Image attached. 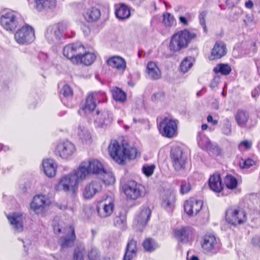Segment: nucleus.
I'll return each instance as SVG.
<instances>
[{
  "mask_svg": "<svg viewBox=\"0 0 260 260\" xmlns=\"http://www.w3.org/2000/svg\"><path fill=\"white\" fill-rule=\"evenodd\" d=\"M164 94L162 92H157L154 93L151 99L154 102H157L159 101H161L164 99Z\"/></svg>",
  "mask_w": 260,
  "mask_h": 260,
  "instance_id": "55",
  "label": "nucleus"
},
{
  "mask_svg": "<svg viewBox=\"0 0 260 260\" xmlns=\"http://www.w3.org/2000/svg\"><path fill=\"white\" fill-rule=\"evenodd\" d=\"M170 155L173 166L177 171L179 169V148L176 147L172 148Z\"/></svg>",
  "mask_w": 260,
  "mask_h": 260,
  "instance_id": "41",
  "label": "nucleus"
},
{
  "mask_svg": "<svg viewBox=\"0 0 260 260\" xmlns=\"http://www.w3.org/2000/svg\"><path fill=\"white\" fill-rule=\"evenodd\" d=\"M208 186L212 191L216 193H220L224 189V184L219 172H215L210 176Z\"/></svg>",
  "mask_w": 260,
  "mask_h": 260,
  "instance_id": "16",
  "label": "nucleus"
},
{
  "mask_svg": "<svg viewBox=\"0 0 260 260\" xmlns=\"http://www.w3.org/2000/svg\"><path fill=\"white\" fill-rule=\"evenodd\" d=\"M194 59L191 56L185 57L180 63V70L185 73L187 72L192 67Z\"/></svg>",
  "mask_w": 260,
  "mask_h": 260,
  "instance_id": "39",
  "label": "nucleus"
},
{
  "mask_svg": "<svg viewBox=\"0 0 260 260\" xmlns=\"http://www.w3.org/2000/svg\"><path fill=\"white\" fill-rule=\"evenodd\" d=\"M90 174L102 175L104 172L103 164L97 159L84 161Z\"/></svg>",
  "mask_w": 260,
  "mask_h": 260,
  "instance_id": "23",
  "label": "nucleus"
},
{
  "mask_svg": "<svg viewBox=\"0 0 260 260\" xmlns=\"http://www.w3.org/2000/svg\"><path fill=\"white\" fill-rule=\"evenodd\" d=\"M49 200L45 196H36L30 204V208L36 214H40L49 206Z\"/></svg>",
  "mask_w": 260,
  "mask_h": 260,
  "instance_id": "15",
  "label": "nucleus"
},
{
  "mask_svg": "<svg viewBox=\"0 0 260 260\" xmlns=\"http://www.w3.org/2000/svg\"><path fill=\"white\" fill-rule=\"evenodd\" d=\"M98 94L96 93H89L86 99L84 107L83 108V110L85 112H91L94 110L96 107L95 99Z\"/></svg>",
  "mask_w": 260,
  "mask_h": 260,
  "instance_id": "29",
  "label": "nucleus"
},
{
  "mask_svg": "<svg viewBox=\"0 0 260 260\" xmlns=\"http://www.w3.org/2000/svg\"><path fill=\"white\" fill-rule=\"evenodd\" d=\"M102 183L100 180H93L87 183L83 190L82 195L84 198L90 199L96 193L102 191Z\"/></svg>",
  "mask_w": 260,
  "mask_h": 260,
  "instance_id": "11",
  "label": "nucleus"
},
{
  "mask_svg": "<svg viewBox=\"0 0 260 260\" xmlns=\"http://www.w3.org/2000/svg\"><path fill=\"white\" fill-rule=\"evenodd\" d=\"M169 47L170 50L172 51H177L179 50L178 32H176L172 36Z\"/></svg>",
  "mask_w": 260,
  "mask_h": 260,
  "instance_id": "47",
  "label": "nucleus"
},
{
  "mask_svg": "<svg viewBox=\"0 0 260 260\" xmlns=\"http://www.w3.org/2000/svg\"><path fill=\"white\" fill-rule=\"evenodd\" d=\"M112 96L116 101L120 102H124L126 100V93L121 89L115 87L112 90Z\"/></svg>",
  "mask_w": 260,
  "mask_h": 260,
  "instance_id": "40",
  "label": "nucleus"
},
{
  "mask_svg": "<svg viewBox=\"0 0 260 260\" xmlns=\"http://www.w3.org/2000/svg\"><path fill=\"white\" fill-rule=\"evenodd\" d=\"M124 217L117 216L114 220V223L116 225H120L124 222Z\"/></svg>",
  "mask_w": 260,
  "mask_h": 260,
  "instance_id": "59",
  "label": "nucleus"
},
{
  "mask_svg": "<svg viewBox=\"0 0 260 260\" xmlns=\"http://www.w3.org/2000/svg\"><path fill=\"white\" fill-rule=\"evenodd\" d=\"M197 34L193 30L187 29L180 31V49L186 48L190 42L196 38Z\"/></svg>",
  "mask_w": 260,
  "mask_h": 260,
  "instance_id": "19",
  "label": "nucleus"
},
{
  "mask_svg": "<svg viewBox=\"0 0 260 260\" xmlns=\"http://www.w3.org/2000/svg\"><path fill=\"white\" fill-rule=\"evenodd\" d=\"M0 23L7 31L14 30L18 25V21L15 13L10 11L2 14L0 16Z\"/></svg>",
  "mask_w": 260,
  "mask_h": 260,
  "instance_id": "8",
  "label": "nucleus"
},
{
  "mask_svg": "<svg viewBox=\"0 0 260 260\" xmlns=\"http://www.w3.org/2000/svg\"><path fill=\"white\" fill-rule=\"evenodd\" d=\"M175 200L174 194L170 191H166L165 192L164 196L162 197V202L161 205L164 208L169 207Z\"/></svg>",
  "mask_w": 260,
  "mask_h": 260,
  "instance_id": "42",
  "label": "nucleus"
},
{
  "mask_svg": "<svg viewBox=\"0 0 260 260\" xmlns=\"http://www.w3.org/2000/svg\"><path fill=\"white\" fill-rule=\"evenodd\" d=\"M61 92L64 96H71L73 94V91L68 85H64L61 90Z\"/></svg>",
  "mask_w": 260,
  "mask_h": 260,
  "instance_id": "53",
  "label": "nucleus"
},
{
  "mask_svg": "<svg viewBox=\"0 0 260 260\" xmlns=\"http://www.w3.org/2000/svg\"><path fill=\"white\" fill-rule=\"evenodd\" d=\"M186 162V159L184 158L182 155L180 156V168H184Z\"/></svg>",
  "mask_w": 260,
  "mask_h": 260,
  "instance_id": "60",
  "label": "nucleus"
},
{
  "mask_svg": "<svg viewBox=\"0 0 260 260\" xmlns=\"http://www.w3.org/2000/svg\"><path fill=\"white\" fill-rule=\"evenodd\" d=\"M177 124L175 121L165 117L159 123L158 129L162 136L171 138L177 135Z\"/></svg>",
  "mask_w": 260,
  "mask_h": 260,
  "instance_id": "7",
  "label": "nucleus"
},
{
  "mask_svg": "<svg viewBox=\"0 0 260 260\" xmlns=\"http://www.w3.org/2000/svg\"><path fill=\"white\" fill-rule=\"evenodd\" d=\"M101 175L102 176L103 181L106 184L111 185L114 183L115 179L112 173L107 172L104 169V172Z\"/></svg>",
  "mask_w": 260,
  "mask_h": 260,
  "instance_id": "46",
  "label": "nucleus"
},
{
  "mask_svg": "<svg viewBox=\"0 0 260 260\" xmlns=\"http://www.w3.org/2000/svg\"><path fill=\"white\" fill-rule=\"evenodd\" d=\"M143 186L133 180H128L122 186V190L127 199L136 200L142 196Z\"/></svg>",
  "mask_w": 260,
  "mask_h": 260,
  "instance_id": "4",
  "label": "nucleus"
},
{
  "mask_svg": "<svg viewBox=\"0 0 260 260\" xmlns=\"http://www.w3.org/2000/svg\"><path fill=\"white\" fill-rule=\"evenodd\" d=\"M7 218L14 229L17 232L23 230L22 215L20 213H13L7 215Z\"/></svg>",
  "mask_w": 260,
  "mask_h": 260,
  "instance_id": "22",
  "label": "nucleus"
},
{
  "mask_svg": "<svg viewBox=\"0 0 260 260\" xmlns=\"http://www.w3.org/2000/svg\"><path fill=\"white\" fill-rule=\"evenodd\" d=\"M154 167L153 166L143 167V173L147 176H151L154 171Z\"/></svg>",
  "mask_w": 260,
  "mask_h": 260,
  "instance_id": "54",
  "label": "nucleus"
},
{
  "mask_svg": "<svg viewBox=\"0 0 260 260\" xmlns=\"http://www.w3.org/2000/svg\"><path fill=\"white\" fill-rule=\"evenodd\" d=\"M226 53V44L221 41H218L215 42L208 58L210 60H217L224 56Z\"/></svg>",
  "mask_w": 260,
  "mask_h": 260,
  "instance_id": "14",
  "label": "nucleus"
},
{
  "mask_svg": "<svg viewBox=\"0 0 260 260\" xmlns=\"http://www.w3.org/2000/svg\"><path fill=\"white\" fill-rule=\"evenodd\" d=\"M193 238V231L191 228L183 226L180 229V242L187 243Z\"/></svg>",
  "mask_w": 260,
  "mask_h": 260,
  "instance_id": "30",
  "label": "nucleus"
},
{
  "mask_svg": "<svg viewBox=\"0 0 260 260\" xmlns=\"http://www.w3.org/2000/svg\"><path fill=\"white\" fill-rule=\"evenodd\" d=\"M191 190V185L188 181H182L180 186V191L182 194H186Z\"/></svg>",
  "mask_w": 260,
  "mask_h": 260,
  "instance_id": "51",
  "label": "nucleus"
},
{
  "mask_svg": "<svg viewBox=\"0 0 260 260\" xmlns=\"http://www.w3.org/2000/svg\"><path fill=\"white\" fill-rule=\"evenodd\" d=\"M223 181L224 186L225 185L230 190H234L238 186V180L232 175H226L223 178Z\"/></svg>",
  "mask_w": 260,
  "mask_h": 260,
  "instance_id": "35",
  "label": "nucleus"
},
{
  "mask_svg": "<svg viewBox=\"0 0 260 260\" xmlns=\"http://www.w3.org/2000/svg\"><path fill=\"white\" fill-rule=\"evenodd\" d=\"M252 142L251 141L244 140L241 141L238 145L240 150H249L252 148Z\"/></svg>",
  "mask_w": 260,
  "mask_h": 260,
  "instance_id": "49",
  "label": "nucleus"
},
{
  "mask_svg": "<svg viewBox=\"0 0 260 260\" xmlns=\"http://www.w3.org/2000/svg\"><path fill=\"white\" fill-rule=\"evenodd\" d=\"M96 58V55L91 52H85L84 51L79 56L80 60L78 61V64L83 63L88 66L92 64Z\"/></svg>",
  "mask_w": 260,
  "mask_h": 260,
  "instance_id": "32",
  "label": "nucleus"
},
{
  "mask_svg": "<svg viewBox=\"0 0 260 260\" xmlns=\"http://www.w3.org/2000/svg\"><path fill=\"white\" fill-rule=\"evenodd\" d=\"M207 121L208 123H211L213 125H216L218 124V121L214 119L212 116L211 115L207 116Z\"/></svg>",
  "mask_w": 260,
  "mask_h": 260,
  "instance_id": "58",
  "label": "nucleus"
},
{
  "mask_svg": "<svg viewBox=\"0 0 260 260\" xmlns=\"http://www.w3.org/2000/svg\"><path fill=\"white\" fill-rule=\"evenodd\" d=\"M173 234L175 238L179 239V231L177 229L174 230Z\"/></svg>",
  "mask_w": 260,
  "mask_h": 260,
  "instance_id": "64",
  "label": "nucleus"
},
{
  "mask_svg": "<svg viewBox=\"0 0 260 260\" xmlns=\"http://www.w3.org/2000/svg\"><path fill=\"white\" fill-rule=\"evenodd\" d=\"M107 64L119 71H123L126 68V62L123 58L119 56L111 57L107 61Z\"/></svg>",
  "mask_w": 260,
  "mask_h": 260,
  "instance_id": "25",
  "label": "nucleus"
},
{
  "mask_svg": "<svg viewBox=\"0 0 260 260\" xmlns=\"http://www.w3.org/2000/svg\"><path fill=\"white\" fill-rule=\"evenodd\" d=\"M14 39L20 45L30 43L35 39L34 30L29 25L23 26L15 33Z\"/></svg>",
  "mask_w": 260,
  "mask_h": 260,
  "instance_id": "5",
  "label": "nucleus"
},
{
  "mask_svg": "<svg viewBox=\"0 0 260 260\" xmlns=\"http://www.w3.org/2000/svg\"><path fill=\"white\" fill-rule=\"evenodd\" d=\"M137 251V242L134 240H131L127 243L123 260H131L136 255Z\"/></svg>",
  "mask_w": 260,
  "mask_h": 260,
  "instance_id": "27",
  "label": "nucleus"
},
{
  "mask_svg": "<svg viewBox=\"0 0 260 260\" xmlns=\"http://www.w3.org/2000/svg\"><path fill=\"white\" fill-rule=\"evenodd\" d=\"M113 118L111 113L108 112L103 113L102 115L95 120L98 126L104 127L110 124L112 121Z\"/></svg>",
  "mask_w": 260,
  "mask_h": 260,
  "instance_id": "31",
  "label": "nucleus"
},
{
  "mask_svg": "<svg viewBox=\"0 0 260 260\" xmlns=\"http://www.w3.org/2000/svg\"><path fill=\"white\" fill-rule=\"evenodd\" d=\"M146 73L148 78L158 80L161 78V71L155 62L150 61L147 63Z\"/></svg>",
  "mask_w": 260,
  "mask_h": 260,
  "instance_id": "24",
  "label": "nucleus"
},
{
  "mask_svg": "<svg viewBox=\"0 0 260 260\" xmlns=\"http://www.w3.org/2000/svg\"><path fill=\"white\" fill-rule=\"evenodd\" d=\"M101 16L100 10L95 8H91L87 10L84 14L85 19L88 22L97 20Z\"/></svg>",
  "mask_w": 260,
  "mask_h": 260,
  "instance_id": "36",
  "label": "nucleus"
},
{
  "mask_svg": "<svg viewBox=\"0 0 260 260\" xmlns=\"http://www.w3.org/2000/svg\"><path fill=\"white\" fill-rule=\"evenodd\" d=\"M115 14L118 19H125L130 16V10L125 4H121L120 7L116 9Z\"/></svg>",
  "mask_w": 260,
  "mask_h": 260,
  "instance_id": "38",
  "label": "nucleus"
},
{
  "mask_svg": "<svg viewBox=\"0 0 260 260\" xmlns=\"http://www.w3.org/2000/svg\"><path fill=\"white\" fill-rule=\"evenodd\" d=\"M78 184L79 182L72 173H71L60 179L57 187L58 190H62L66 192L74 191Z\"/></svg>",
  "mask_w": 260,
  "mask_h": 260,
  "instance_id": "12",
  "label": "nucleus"
},
{
  "mask_svg": "<svg viewBox=\"0 0 260 260\" xmlns=\"http://www.w3.org/2000/svg\"><path fill=\"white\" fill-rule=\"evenodd\" d=\"M200 244L203 252L210 255L217 254L221 246L216 237L210 233H207L201 237Z\"/></svg>",
  "mask_w": 260,
  "mask_h": 260,
  "instance_id": "3",
  "label": "nucleus"
},
{
  "mask_svg": "<svg viewBox=\"0 0 260 260\" xmlns=\"http://www.w3.org/2000/svg\"><path fill=\"white\" fill-rule=\"evenodd\" d=\"M203 206V202L202 200L194 198H189L183 204L184 210L189 216L196 215L202 210Z\"/></svg>",
  "mask_w": 260,
  "mask_h": 260,
  "instance_id": "9",
  "label": "nucleus"
},
{
  "mask_svg": "<svg viewBox=\"0 0 260 260\" xmlns=\"http://www.w3.org/2000/svg\"><path fill=\"white\" fill-rule=\"evenodd\" d=\"M235 119L238 126L241 128L251 127L250 113L247 110L238 109L235 114Z\"/></svg>",
  "mask_w": 260,
  "mask_h": 260,
  "instance_id": "18",
  "label": "nucleus"
},
{
  "mask_svg": "<svg viewBox=\"0 0 260 260\" xmlns=\"http://www.w3.org/2000/svg\"><path fill=\"white\" fill-rule=\"evenodd\" d=\"M85 249L83 246H77L74 249L73 260H84L85 255Z\"/></svg>",
  "mask_w": 260,
  "mask_h": 260,
  "instance_id": "43",
  "label": "nucleus"
},
{
  "mask_svg": "<svg viewBox=\"0 0 260 260\" xmlns=\"http://www.w3.org/2000/svg\"><path fill=\"white\" fill-rule=\"evenodd\" d=\"M72 173L79 183L87 179L90 175L84 161H82L77 169Z\"/></svg>",
  "mask_w": 260,
  "mask_h": 260,
  "instance_id": "20",
  "label": "nucleus"
},
{
  "mask_svg": "<svg viewBox=\"0 0 260 260\" xmlns=\"http://www.w3.org/2000/svg\"><path fill=\"white\" fill-rule=\"evenodd\" d=\"M251 242L252 244L260 248V237L258 236H255L252 239Z\"/></svg>",
  "mask_w": 260,
  "mask_h": 260,
  "instance_id": "57",
  "label": "nucleus"
},
{
  "mask_svg": "<svg viewBox=\"0 0 260 260\" xmlns=\"http://www.w3.org/2000/svg\"><path fill=\"white\" fill-rule=\"evenodd\" d=\"M245 6L248 9H252L253 7V3L251 0H248L245 3Z\"/></svg>",
  "mask_w": 260,
  "mask_h": 260,
  "instance_id": "62",
  "label": "nucleus"
},
{
  "mask_svg": "<svg viewBox=\"0 0 260 260\" xmlns=\"http://www.w3.org/2000/svg\"><path fill=\"white\" fill-rule=\"evenodd\" d=\"M242 160L243 162L242 164L240 163V166L243 169H249L256 165V161L250 158H247L245 159H242Z\"/></svg>",
  "mask_w": 260,
  "mask_h": 260,
  "instance_id": "50",
  "label": "nucleus"
},
{
  "mask_svg": "<svg viewBox=\"0 0 260 260\" xmlns=\"http://www.w3.org/2000/svg\"><path fill=\"white\" fill-rule=\"evenodd\" d=\"M143 246L145 250L147 251H153L157 247V244L151 238L145 239L143 243Z\"/></svg>",
  "mask_w": 260,
  "mask_h": 260,
  "instance_id": "44",
  "label": "nucleus"
},
{
  "mask_svg": "<svg viewBox=\"0 0 260 260\" xmlns=\"http://www.w3.org/2000/svg\"><path fill=\"white\" fill-rule=\"evenodd\" d=\"M66 236L61 237L58 243L62 248H67L74 245L76 235L73 227L70 226L64 230Z\"/></svg>",
  "mask_w": 260,
  "mask_h": 260,
  "instance_id": "13",
  "label": "nucleus"
},
{
  "mask_svg": "<svg viewBox=\"0 0 260 260\" xmlns=\"http://www.w3.org/2000/svg\"><path fill=\"white\" fill-rule=\"evenodd\" d=\"M180 22L184 26H187L188 25V21L186 18L183 16H180Z\"/></svg>",
  "mask_w": 260,
  "mask_h": 260,
  "instance_id": "61",
  "label": "nucleus"
},
{
  "mask_svg": "<svg viewBox=\"0 0 260 260\" xmlns=\"http://www.w3.org/2000/svg\"><path fill=\"white\" fill-rule=\"evenodd\" d=\"M36 8L41 11L42 9H53L56 7V0H35Z\"/></svg>",
  "mask_w": 260,
  "mask_h": 260,
  "instance_id": "33",
  "label": "nucleus"
},
{
  "mask_svg": "<svg viewBox=\"0 0 260 260\" xmlns=\"http://www.w3.org/2000/svg\"><path fill=\"white\" fill-rule=\"evenodd\" d=\"M77 135L79 139L83 144H89L91 141V136L89 131L84 126L79 125L78 127Z\"/></svg>",
  "mask_w": 260,
  "mask_h": 260,
  "instance_id": "28",
  "label": "nucleus"
},
{
  "mask_svg": "<svg viewBox=\"0 0 260 260\" xmlns=\"http://www.w3.org/2000/svg\"><path fill=\"white\" fill-rule=\"evenodd\" d=\"M88 255L90 260L100 259L99 253L98 250L95 248H93L91 249V250L89 252Z\"/></svg>",
  "mask_w": 260,
  "mask_h": 260,
  "instance_id": "52",
  "label": "nucleus"
},
{
  "mask_svg": "<svg viewBox=\"0 0 260 260\" xmlns=\"http://www.w3.org/2000/svg\"><path fill=\"white\" fill-rule=\"evenodd\" d=\"M76 151L74 144L67 141L60 143L56 147V152L63 158H68Z\"/></svg>",
  "mask_w": 260,
  "mask_h": 260,
  "instance_id": "17",
  "label": "nucleus"
},
{
  "mask_svg": "<svg viewBox=\"0 0 260 260\" xmlns=\"http://www.w3.org/2000/svg\"><path fill=\"white\" fill-rule=\"evenodd\" d=\"M42 166L45 174L49 177H52L55 175L56 165L52 159H44Z\"/></svg>",
  "mask_w": 260,
  "mask_h": 260,
  "instance_id": "26",
  "label": "nucleus"
},
{
  "mask_svg": "<svg viewBox=\"0 0 260 260\" xmlns=\"http://www.w3.org/2000/svg\"><path fill=\"white\" fill-rule=\"evenodd\" d=\"M53 230L55 234H58L61 232V229L59 225H54Z\"/></svg>",
  "mask_w": 260,
  "mask_h": 260,
  "instance_id": "63",
  "label": "nucleus"
},
{
  "mask_svg": "<svg viewBox=\"0 0 260 260\" xmlns=\"http://www.w3.org/2000/svg\"><path fill=\"white\" fill-rule=\"evenodd\" d=\"M225 219L231 225H239L247 221V213L242 207L239 206H230L225 211Z\"/></svg>",
  "mask_w": 260,
  "mask_h": 260,
  "instance_id": "2",
  "label": "nucleus"
},
{
  "mask_svg": "<svg viewBox=\"0 0 260 260\" xmlns=\"http://www.w3.org/2000/svg\"><path fill=\"white\" fill-rule=\"evenodd\" d=\"M84 47L79 43H72L66 45L63 49L64 56L75 64H78L80 60L79 56L84 52Z\"/></svg>",
  "mask_w": 260,
  "mask_h": 260,
  "instance_id": "6",
  "label": "nucleus"
},
{
  "mask_svg": "<svg viewBox=\"0 0 260 260\" xmlns=\"http://www.w3.org/2000/svg\"><path fill=\"white\" fill-rule=\"evenodd\" d=\"M213 71L215 74H220L221 75L228 76L232 72L231 67L228 63H219L213 68Z\"/></svg>",
  "mask_w": 260,
  "mask_h": 260,
  "instance_id": "34",
  "label": "nucleus"
},
{
  "mask_svg": "<svg viewBox=\"0 0 260 260\" xmlns=\"http://www.w3.org/2000/svg\"><path fill=\"white\" fill-rule=\"evenodd\" d=\"M109 152L111 157L118 164L123 165L126 158L133 159L138 154L136 148L127 144L119 143L117 141H112L109 144Z\"/></svg>",
  "mask_w": 260,
  "mask_h": 260,
  "instance_id": "1",
  "label": "nucleus"
},
{
  "mask_svg": "<svg viewBox=\"0 0 260 260\" xmlns=\"http://www.w3.org/2000/svg\"><path fill=\"white\" fill-rule=\"evenodd\" d=\"M207 15V12L205 11L202 12L199 15L200 23L204 27H206L205 18Z\"/></svg>",
  "mask_w": 260,
  "mask_h": 260,
  "instance_id": "56",
  "label": "nucleus"
},
{
  "mask_svg": "<svg viewBox=\"0 0 260 260\" xmlns=\"http://www.w3.org/2000/svg\"><path fill=\"white\" fill-rule=\"evenodd\" d=\"M114 209V201L111 197H108L99 203L96 207L98 215L101 218H106L110 216Z\"/></svg>",
  "mask_w": 260,
  "mask_h": 260,
  "instance_id": "10",
  "label": "nucleus"
},
{
  "mask_svg": "<svg viewBox=\"0 0 260 260\" xmlns=\"http://www.w3.org/2000/svg\"><path fill=\"white\" fill-rule=\"evenodd\" d=\"M61 31L58 25H55L53 26L49 27L46 34V38L53 40L54 39L58 40L61 35Z\"/></svg>",
  "mask_w": 260,
  "mask_h": 260,
  "instance_id": "37",
  "label": "nucleus"
},
{
  "mask_svg": "<svg viewBox=\"0 0 260 260\" xmlns=\"http://www.w3.org/2000/svg\"><path fill=\"white\" fill-rule=\"evenodd\" d=\"M221 131L225 135H230L232 133V125L230 120L225 118L223 120Z\"/></svg>",
  "mask_w": 260,
  "mask_h": 260,
  "instance_id": "48",
  "label": "nucleus"
},
{
  "mask_svg": "<svg viewBox=\"0 0 260 260\" xmlns=\"http://www.w3.org/2000/svg\"><path fill=\"white\" fill-rule=\"evenodd\" d=\"M151 211L149 208H143L136 218L137 228L142 230L150 219Z\"/></svg>",
  "mask_w": 260,
  "mask_h": 260,
  "instance_id": "21",
  "label": "nucleus"
},
{
  "mask_svg": "<svg viewBox=\"0 0 260 260\" xmlns=\"http://www.w3.org/2000/svg\"><path fill=\"white\" fill-rule=\"evenodd\" d=\"M162 23L166 26H171L176 23L174 16L169 13L163 14Z\"/></svg>",
  "mask_w": 260,
  "mask_h": 260,
  "instance_id": "45",
  "label": "nucleus"
}]
</instances>
